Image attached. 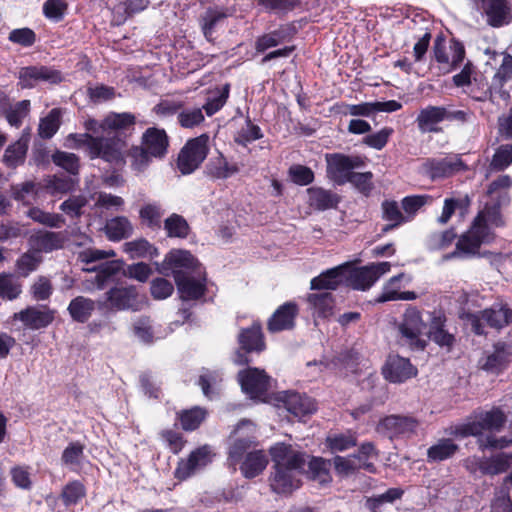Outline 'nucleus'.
Masks as SVG:
<instances>
[{"mask_svg":"<svg viewBox=\"0 0 512 512\" xmlns=\"http://www.w3.org/2000/svg\"><path fill=\"white\" fill-rule=\"evenodd\" d=\"M511 186L512 178L509 175H501L490 183L487 195L490 197L491 203L485 204L484 209L473 220L469 230L459 237L455 250L443 256L444 261L476 256L479 254L482 244H489L494 240L495 234L492 228L504 225L500 207L509 202L507 190Z\"/></svg>","mask_w":512,"mask_h":512,"instance_id":"nucleus-1","label":"nucleus"},{"mask_svg":"<svg viewBox=\"0 0 512 512\" xmlns=\"http://www.w3.org/2000/svg\"><path fill=\"white\" fill-rule=\"evenodd\" d=\"M135 117L130 113H111L101 122V129L107 136H92L88 133L71 134L68 141L72 147H85L90 158H101L107 162L121 164L124 159L125 142L118 136V131L134 125Z\"/></svg>","mask_w":512,"mask_h":512,"instance_id":"nucleus-2","label":"nucleus"},{"mask_svg":"<svg viewBox=\"0 0 512 512\" xmlns=\"http://www.w3.org/2000/svg\"><path fill=\"white\" fill-rule=\"evenodd\" d=\"M274 472L270 476V487L277 494H290L300 487L299 475L309 458L291 445L277 443L270 448Z\"/></svg>","mask_w":512,"mask_h":512,"instance_id":"nucleus-3","label":"nucleus"},{"mask_svg":"<svg viewBox=\"0 0 512 512\" xmlns=\"http://www.w3.org/2000/svg\"><path fill=\"white\" fill-rule=\"evenodd\" d=\"M425 329L426 323L421 312L415 307H408L397 323L399 345L412 351H423L428 344Z\"/></svg>","mask_w":512,"mask_h":512,"instance_id":"nucleus-4","label":"nucleus"},{"mask_svg":"<svg viewBox=\"0 0 512 512\" xmlns=\"http://www.w3.org/2000/svg\"><path fill=\"white\" fill-rule=\"evenodd\" d=\"M506 422L505 413L498 407L475 413L467 422L457 425L453 434L460 437L480 436L483 431H498Z\"/></svg>","mask_w":512,"mask_h":512,"instance_id":"nucleus-5","label":"nucleus"},{"mask_svg":"<svg viewBox=\"0 0 512 512\" xmlns=\"http://www.w3.org/2000/svg\"><path fill=\"white\" fill-rule=\"evenodd\" d=\"M433 58L438 63L439 70L443 74H448L463 62L465 58L464 45L454 38L447 44L443 37L438 36L433 45Z\"/></svg>","mask_w":512,"mask_h":512,"instance_id":"nucleus-6","label":"nucleus"},{"mask_svg":"<svg viewBox=\"0 0 512 512\" xmlns=\"http://www.w3.org/2000/svg\"><path fill=\"white\" fill-rule=\"evenodd\" d=\"M147 297L133 285L115 286L106 293V306L109 309L140 311L147 305Z\"/></svg>","mask_w":512,"mask_h":512,"instance_id":"nucleus-7","label":"nucleus"},{"mask_svg":"<svg viewBox=\"0 0 512 512\" xmlns=\"http://www.w3.org/2000/svg\"><path fill=\"white\" fill-rule=\"evenodd\" d=\"M256 426L249 420H242L238 423L231 436V443L228 452L230 465L235 466L246 457L248 451L255 443Z\"/></svg>","mask_w":512,"mask_h":512,"instance_id":"nucleus-8","label":"nucleus"},{"mask_svg":"<svg viewBox=\"0 0 512 512\" xmlns=\"http://www.w3.org/2000/svg\"><path fill=\"white\" fill-rule=\"evenodd\" d=\"M209 137L202 134L189 140L178 156V168L182 174H190L204 161L208 153Z\"/></svg>","mask_w":512,"mask_h":512,"instance_id":"nucleus-9","label":"nucleus"},{"mask_svg":"<svg viewBox=\"0 0 512 512\" xmlns=\"http://www.w3.org/2000/svg\"><path fill=\"white\" fill-rule=\"evenodd\" d=\"M346 266V283L357 290L369 289L382 275L391 269L389 262L372 263L370 265L351 268Z\"/></svg>","mask_w":512,"mask_h":512,"instance_id":"nucleus-10","label":"nucleus"},{"mask_svg":"<svg viewBox=\"0 0 512 512\" xmlns=\"http://www.w3.org/2000/svg\"><path fill=\"white\" fill-rule=\"evenodd\" d=\"M467 167L458 155L443 158H428L421 164L420 172L432 181L444 179L466 170Z\"/></svg>","mask_w":512,"mask_h":512,"instance_id":"nucleus-11","label":"nucleus"},{"mask_svg":"<svg viewBox=\"0 0 512 512\" xmlns=\"http://www.w3.org/2000/svg\"><path fill=\"white\" fill-rule=\"evenodd\" d=\"M327 174L337 184L347 183L354 169L362 168L365 161L360 156H348L340 153L327 154Z\"/></svg>","mask_w":512,"mask_h":512,"instance_id":"nucleus-12","label":"nucleus"},{"mask_svg":"<svg viewBox=\"0 0 512 512\" xmlns=\"http://www.w3.org/2000/svg\"><path fill=\"white\" fill-rule=\"evenodd\" d=\"M238 380L244 393L252 399H262L270 388L271 378L259 368H247L238 373Z\"/></svg>","mask_w":512,"mask_h":512,"instance_id":"nucleus-13","label":"nucleus"},{"mask_svg":"<svg viewBox=\"0 0 512 512\" xmlns=\"http://www.w3.org/2000/svg\"><path fill=\"white\" fill-rule=\"evenodd\" d=\"M278 407L285 408L297 418L311 415L316 411V404L310 397L294 391H281L276 394Z\"/></svg>","mask_w":512,"mask_h":512,"instance_id":"nucleus-14","label":"nucleus"},{"mask_svg":"<svg viewBox=\"0 0 512 512\" xmlns=\"http://www.w3.org/2000/svg\"><path fill=\"white\" fill-rule=\"evenodd\" d=\"M198 262L194 256L186 250H172L166 256L157 270L161 274L169 275L171 272L176 279V274L186 275L190 270H194Z\"/></svg>","mask_w":512,"mask_h":512,"instance_id":"nucleus-15","label":"nucleus"},{"mask_svg":"<svg viewBox=\"0 0 512 512\" xmlns=\"http://www.w3.org/2000/svg\"><path fill=\"white\" fill-rule=\"evenodd\" d=\"M473 331L483 334L481 321H485L490 327L500 329L512 321V311L505 305L495 304L489 309L483 310L480 315H471Z\"/></svg>","mask_w":512,"mask_h":512,"instance_id":"nucleus-16","label":"nucleus"},{"mask_svg":"<svg viewBox=\"0 0 512 512\" xmlns=\"http://www.w3.org/2000/svg\"><path fill=\"white\" fill-rule=\"evenodd\" d=\"M62 80L60 71L47 66H28L19 71V85L22 88H32L40 81L58 84Z\"/></svg>","mask_w":512,"mask_h":512,"instance_id":"nucleus-17","label":"nucleus"},{"mask_svg":"<svg viewBox=\"0 0 512 512\" xmlns=\"http://www.w3.org/2000/svg\"><path fill=\"white\" fill-rule=\"evenodd\" d=\"M418 422L412 417L390 415L378 425V431L390 439L394 437H409L416 432Z\"/></svg>","mask_w":512,"mask_h":512,"instance_id":"nucleus-18","label":"nucleus"},{"mask_svg":"<svg viewBox=\"0 0 512 512\" xmlns=\"http://www.w3.org/2000/svg\"><path fill=\"white\" fill-rule=\"evenodd\" d=\"M14 319L20 320L29 329L38 330L47 327L54 320V311L46 306H29L15 313Z\"/></svg>","mask_w":512,"mask_h":512,"instance_id":"nucleus-19","label":"nucleus"},{"mask_svg":"<svg viewBox=\"0 0 512 512\" xmlns=\"http://www.w3.org/2000/svg\"><path fill=\"white\" fill-rule=\"evenodd\" d=\"M299 309L296 303L286 302L279 306L269 318L267 328L270 332L276 333L293 329Z\"/></svg>","mask_w":512,"mask_h":512,"instance_id":"nucleus-20","label":"nucleus"},{"mask_svg":"<svg viewBox=\"0 0 512 512\" xmlns=\"http://www.w3.org/2000/svg\"><path fill=\"white\" fill-rule=\"evenodd\" d=\"M384 377L390 382L401 383L417 374V369L406 358L389 356L383 368Z\"/></svg>","mask_w":512,"mask_h":512,"instance_id":"nucleus-21","label":"nucleus"},{"mask_svg":"<svg viewBox=\"0 0 512 512\" xmlns=\"http://www.w3.org/2000/svg\"><path fill=\"white\" fill-rule=\"evenodd\" d=\"M211 462V453L208 447L204 446L193 451L188 459L181 460L175 470V476L184 480L193 475L199 469Z\"/></svg>","mask_w":512,"mask_h":512,"instance_id":"nucleus-22","label":"nucleus"},{"mask_svg":"<svg viewBox=\"0 0 512 512\" xmlns=\"http://www.w3.org/2000/svg\"><path fill=\"white\" fill-rule=\"evenodd\" d=\"M402 108V104L396 100L385 102H364L360 104H348L345 106V115L369 117L377 112H395Z\"/></svg>","mask_w":512,"mask_h":512,"instance_id":"nucleus-23","label":"nucleus"},{"mask_svg":"<svg viewBox=\"0 0 512 512\" xmlns=\"http://www.w3.org/2000/svg\"><path fill=\"white\" fill-rule=\"evenodd\" d=\"M29 244L39 254L49 253L63 247L64 236L61 232L40 231L30 236Z\"/></svg>","mask_w":512,"mask_h":512,"instance_id":"nucleus-24","label":"nucleus"},{"mask_svg":"<svg viewBox=\"0 0 512 512\" xmlns=\"http://www.w3.org/2000/svg\"><path fill=\"white\" fill-rule=\"evenodd\" d=\"M346 266L340 265L321 273L311 280L312 290H335L339 285L346 283Z\"/></svg>","mask_w":512,"mask_h":512,"instance_id":"nucleus-25","label":"nucleus"},{"mask_svg":"<svg viewBox=\"0 0 512 512\" xmlns=\"http://www.w3.org/2000/svg\"><path fill=\"white\" fill-rule=\"evenodd\" d=\"M142 147L154 158L163 157L168 148V137L163 129L149 128L143 134Z\"/></svg>","mask_w":512,"mask_h":512,"instance_id":"nucleus-26","label":"nucleus"},{"mask_svg":"<svg viewBox=\"0 0 512 512\" xmlns=\"http://www.w3.org/2000/svg\"><path fill=\"white\" fill-rule=\"evenodd\" d=\"M182 300H197L205 293V279H197L190 275H178L175 279Z\"/></svg>","mask_w":512,"mask_h":512,"instance_id":"nucleus-27","label":"nucleus"},{"mask_svg":"<svg viewBox=\"0 0 512 512\" xmlns=\"http://www.w3.org/2000/svg\"><path fill=\"white\" fill-rule=\"evenodd\" d=\"M446 107L428 106L420 110L416 122L419 130L425 132H436L437 125L445 120Z\"/></svg>","mask_w":512,"mask_h":512,"instance_id":"nucleus-28","label":"nucleus"},{"mask_svg":"<svg viewBox=\"0 0 512 512\" xmlns=\"http://www.w3.org/2000/svg\"><path fill=\"white\" fill-rule=\"evenodd\" d=\"M445 317L441 315L434 316L430 322L428 338L439 347L450 351L454 345L455 337L445 328Z\"/></svg>","mask_w":512,"mask_h":512,"instance_id":"nucleus-29","label":"nucleus"},{"mask_svg":"<svg viewBox=\"0 0 512 512\" xmlns=\"http://www.w3.org/2000/svg\"><path fill=\"white\" fill-rule=\"evenodd\" d=\"M512 76V57L505 56L503 62L497 72L495 73L492 83L489 84L491 88V101L494 100V95L498 94L502 99L506 100L509 96L508 92L503 90L504 84L511 79Z\"/></svg>","mask_w":512,"mask_h":512,"instance_id":"nucleus-30","label":"nucleus"},{"mask_svg":"<svg viewBox=\"0 0 512 512\" xmlns=\"http://www.w3.org/2000/svg\"><path fill=\"white\" fill-rule=\"evenodd\" d=\"M241 348L247 352H261L265 349L261 325L254 323L251 327L243 329L238 336Z\"/></svg>","mask_w":512,"mask_h":512,"instance_id":"nucleus-31","label":"nucleus"},{"mask_svg":"<svg viewBox=\"0 0 512 512\" xmlns=\"http://www.w3.org/2000/svg\"><path fill=\"white\" fill-rule=\"evenodd\" d=\"M267 464L268 458L264 451L253 450L247 453L246 457L242 461L240 470L244 477L254 478L263 472Z\"/></svg>","mask_w":512,"mask_h":512,"instance_id":"nucleus-32","label":"nucleus"},{"mask_svg":"<svg viewBox=\"0 0 512 512\" xmlns=\"http://www.w3.org/2000/svg\"><path fill=\"white\" fill-rule=\"evenodd\" d=\"M481 9L487 15L490 25L499 27L506 23L508 15L506 0H482Z\"/></svg>","mask_w":512,"mask_h":512,"instance_id":"nucleus-33","label":"nucleus"},{"mask_svg":"<svg viewBox=\"0 0 512 512\" xmlns=\"http://www.w3.org/2000/svg\"><path fill=\"white\" fill-rule=\"evenodd\" d=\"M309 310L313 317L327 318L333 313V298L330 293H313L307 297Z\"/></svg>","mask_w":512,"mask_h":512,"instance_id":"nucleus-34","label":"nucleus"},{"mask_svg":"<svg viewBox=\"0 0 512 512\" xmlns=\"http://www.w3.org/2000/svg\"><path fill=\"white\" fill-rule=\"evenodd\" d=\"M107 238L111 241H120L133 234V225L125 216L109 219L104 227Z\"/></svg>","mask_w":512,"mask_h":512,"instance_id":"nucleus-35","label":"nucleus"},{"mask_svg":"<svg viewBox=\"0 0 512 512\" xmlns=\"http://www.w3.org/2000/svg\"><path fill=\"white\" fill-rule=\"evenodd\" d=\"M307 194L309 205L320 211L334 208L338 203L336 194L320 187L309 188Z\"/></svg>","mask_w":512,"mask_h":512,"instance_id":"nucleus-36","label":"nucleus"},{"mask_svg":"<svg viewBox=\"0 0 512 512\" xmlns=\"http://www.w3.org/2000/svg\"><path fill=\"white\" fill-rule=\"evenodd\" d=\"M476 464L483 474H499L512 465V454L498 453L491 458L477 460Z\"/></svg>","mask_w":512,"mask_h":512,"instance_id":"nucleus-37","label":"nucleus"},{"mask_svg":"<svg viewBox=\"0 0 512 512\" xmlns=\"http://www.w3.org/2000/svg\"><path fill=\"white\" fill-rule=\"evenodd\" d=\"M511 358L512 351L510 347L503 343H498L495 345L494 352L487 356L482 367L487 371L498 373L511 361Z\"/></svg>","mask_w":512,"mask_h":512,"instance_id":"nucleus-38","label":"nucleus"},{"mask_svg":"<svg viewBox=\"0 0 512 512\" xmlns=\"http://www.w3.org/2000/svg\"><path fill=\"white\" fill-rule=\"evenodd\" d=\"M206 168L208 174L217 179H227L239 172L237 164L230 163L222 154L211 158Z\"/></svg>","mask_w":512,"mask_h":512,"instance_id":"nucleus-39","label":"nucleus"},{"mask_svg":"<svg viewBox=\"0 0 512 512\" xmlns=\"http://www.w3.org/2000/svg\"><path fill=\"white\" fill-rule=\"evenodd\" d=\"M95 310V302L87 297L78 296L71 300L68 312L73 320L85 323Z\"/></svg>","mask_w":512,"mask_h":512,"instance_id":"nucleus-40","label":"nucleus"},{"mask_svg":"<svg viewBox=\"0 0 512 512\" xmlns=\"http://www.w3.org/2000/svg\"><path fill=\"white\" fill-rule=\"evenodd\" d=\"M123 251L131 259L149 258L158 256V249L150 244L146 239L139 238L123 244Z\"/></svg>","mask_w":512,"mask_h":512,"instance_id":"nucleus-41","label":"nucleus"},{"mask_svg":"<svg viewBox=\"0 0 512 512\" xmlns=\"http://www.w3.org/2000/svg\"><path fill=\"white\" fill-rule=\"evenodd\" d=\"M331 463L329 460H325L321 457H311L308 461V476L321 485H325L331 482L332 477L330 475Z\"/></svg>","mask_w":512,"mask_h":512,"instance_id":"nucleus-42","label":"nucleus"},{"mask_svg":"<svg viewBox=\"0 0 512 512\" xmlns=\"http://www.w3.org/2000/svg\"><path fill=\"white\" fill-rule=\"evenodd\" d=\"M333 464L336 472L340 475H349L357 469H365L369 472H374L375 467L372 462L357 463L352 455L348 457L336 456L333 459Z\"/></svg>","mask_w":512,"mask_h":512,"instance_id":"nucleus-43","label":"nucleus"},{"mask_svg":"<svg viewBox=\"0 0 512 512\" xmlns=\"http://www.w3.org/2000/svg\"><path fill=\"white\" fill-rule=\"evenodd\" d=\"M512 163V145L506 144L498 147L492 157L485 177L488 178L491 172L505 170Z\"/></svg>","mask_w":512,"mask_h":512,"instance_id":"nucleus-44","label":"nucleus"},{"mask_svg":"<svg viewBox=\"0 0 512 512\" xmlns=\"http://www.w3.org/2000/svg\"><path fill=\"white\" fill-rule=\"evenodd\" d=\"M458 450V445L451 439H441L427 451L429 461L440 462L452 457Z\"/></svg>","mask_w":512,"mask_h":512,"instance_id":"nucleus-45","label":"nucleus"},{"mask_svg":"<svg viewBox=\"0 0 512 512\" xmlns=\"http://www.w3.org/2000/svg\"><path fill=\"white\" fill-rule=\"evenodd\" d=\"M464 92L476 101H486L491 99V88L489 87V83L480 73L473 76V81L466 89H464Z\"/></svg>","mask_w":512,"mask_h":512,"instance_id":"nucleus-46","label":"nucleus"},{"mask_svg":"<svg viewBox=\"0 0 512 512\" xmlns=\"http://www.w3.org/2000/svg\"><path fill=\"white\" fill-rule=\"evenodd\" d=\"M28 148V137L23 136L14 144L10 145L4 154L3 160L9 167H15L22 163Z\"/></svg>","mask_w":512,"mask_h":512,"instance_id":"nucleus-47","label":"nucleus"},{"mask_svg":"<svg viewBox=\"0 0 512 512\" xmlns=\"http://www.w3.org/2000/svg\"><path fill=\"white\" fill-rule=\"evenodd\" d=\"M382 212L383 219L390 223L383 228L384 232H387L390 229L397 227L409 220V218H406L402 214L398 204L395 201H384L382 203Z\"/></svg>","mask_w":512,"mask_h":512,"instance_id":"nucleus-48","label":"nucleus"},{"mask_svg":"<svg viewBox=\"0 0 512 512\" xmlns=\"http://www.w3.org/2000/svg\"><path fill=\"white\" fill-rule=\"evenodd\" d=\"M22 292V285L12 274L0 273V298L14 300Z\"/></svg>","mask_w":512,"mask_h":512,"instance_id":"nucleus-49","label":"nucleus"},{"mask_svg":"<svg viewBox=\"0 0 512 512\" xmlns=\"http://www.w3.org/2000/svg\"><path fill=\"white\" fill-rule=\"evenodd\" d=\"M60 111L52 109L48 115L40 120L38 133L43 139L51 138L60 127Z\"/></svg>","mask_w":512,"mask_h":512,"instance_id":"nucleus-50","label":"nucleus"},{"mask_svg":"<svg viewBox=\"0 0 512 512\" xmlns=\"http://www.w3.org/2000/svg\"><path fill=\"white\" fill-rule=\"evenodd\" d=\"M133 335L142 343L151 344L155 339V331L148 317H140L132 324Z\"/></svg>","mask_w":512,"mask_h":512,"instance_id":"nucleus-51","label":"nucleus"},{"mask_svg":"<svg viewBox=\"0 0 512 512\" xmlns=\"http://www.w3.org/2000/svg\"><path fill=\"white\" fill-rule=\"evenodd\" d=\"M468 196L449 197L444 200L441 215L437 218V222L441 225L446 224L457 209L467 207L469 205Z\"/></svg>","mask_w":512,"mask_h":512,"instance_id":"nucleus-52","label":"nucleus"},{"mask_svg":"<svg viewBox=\"0 0 512 512\" xmlns=\"http://www.w3.org/2000/svg\"><path fill=\"white\" fill-rule=\"evenodd\" d=\"M42 257L35 250H30L22 254L16 261V267L23 277H27L30 273L35 271L40 263Z\"/></svg>","mask_w":512,"mask_h":512,"instance_id":"nucleus-53","label":"nucleus"},{"mask_svg":"<svg viewBox=\"0 0 512 512\" xmlns=\"http://www.w3.org/2000/svg\"><path fill=\"white\" fill-rule=\"evenodd\" d=\"M405 277L404 273H400L396 276H393L387 281L382 289L381 294L378 296L376 301L378 303H384L388 301H395L398 300L400 296V281Z\"/></svg>","mask_w":512,"mask_h":512,"instance_id":"nucleus-54","label":"nucleus"},{"mask_svg":"<svg viewBox=\"0 0 512 512\" xmlns=\"http://www.w3.org/2000/svg\"><path fill=\"white\" fill-rule=\"evenodd\" d=\"M30 111V101L22 100L15 105L10 106L5 111V117L11 126L19 127L24 118H26Z\"/></svg>","mask_w":512,"mask_h":512,"instance_id":"nucleus-55","label":"nucleus"},{"mask_svg":"<svg viewBox=\"0 0 512 512\" xmlns=\"http://www.w3.org/2000/svg\"><path fill=\"white\" fill-rule=\"evenodd\" d=\"M326 443L332 452H342L356 446L357 440L352 433H340L329 435Z\"/></svg>","mask_w":512,"mask_h":512,"instance_id":"nucleus-56","label":"nucleus"},{"mask_svg":"<svg viewBox=\"0 0 512 512\" xmlns=\"http://www.w3.org/2000/svg\"><path fill=\"white\" fill-rule=\"evenodd\" d=\"M164 228L169 237L185 238L189 232L188 223L178 214L168 217L164 222Z\"/></svg>","mask_w":512,"mask_h":512,"instance_id":"nucleus-57","label":"nucleus"},{"mask_svg":"<svg viewBox=\"0 0 512 512\" xmlns=\"http://www.w3.org/2000/svg\"><path fill=\"white\" fill-rule=\"evenodd\" d=\"M262 131L258 125L253 124L249 119L245 125L237 132L234 140L237 144L247 146L249 143L261 139Z\"/></svg>","mask_w":512,"mask_h":512,"instance_id":"nucleus-58","label":"nucleus"},{"mask_svg":"<svg viewBox=\"0 0 512 512\" xmlns=\"http://www.w3.org/2000/svg\"><path fill=\"white\" fill-rule=\"evenodd\" d=\"M86 494L84 485L79 481H72L64 486L61 498L66 506L77 504Z\"/></svg>","mask_w":512,"mask_h":512,"instance_id":"nucleus-59","label":"nucleus"},{"mask_svg":"<svg viewBox=\"0 0 512 512\" xmlns=\"http://www.w3.org/2000/svg\"><path fill=\"white\" fill-rule=\"evenodd\" d=\"M53 293V285L49 278L39 276L30 287V294L36 301H45Z\"/></svg>","mask_w":512,"mask_h":512,"instance_id":"nucleus-60","label":"nucleus"},{"mask_svg":"<svg viewBox=\"0 0 512 512\" xmlns=\"http://www.w3.org/2000/svg\"><path fill=\"white\" fill-rule=\"evenodd\" d=\"M287 38L284 29H278L268 34L260 36L255 44L257 52H264L269 48L275 47Z\"/></svg>","mask_w":512,"mask_h":512,"instance_id":"nucleus-61","label":"nucleus"},{"mask_svg":"<svg viewBox=\"0 0 512 512\" xmlns=\"http://www.w3.org/2000/svg\"><path fill=\"white\" fill-rule=\"evenodd\" d=\"M206 416L205 410L194 407L190 410L183 411L180 416V422L184 430H194L204 420Z\"/></svg>","mask_w":512,"mask_h":512,"instance_id":"nucleus-62","label":"nucleus"},{"mask_svg":"<svg viewBox=\"0 0 512 512\" xmlns=\"http://www.w3.org/2000/svg\"><path fill=\"white\" fill-rule=\"evenodd\" d=\"M164 210L158 204H147L140 210V218L151 228H159Z\"/></svg>","mask_w":512,"mask_h":512,"instance_id":"nucleus-63","label":"nucleus"},{"mask_svg":"<svg viewBox=\"0 0 512 512\" xmlns=\"http://www.w3.org/2000/svg\"><path fill=\"white\" fill-rule=\"evenodd\" d=\"M52 160L57 166L62 167L70 174H78L79 159L75 154L64 151H57L53 154Z\"/></svg>","mask_w":512,"mask_h":512,"instance_id":"nucleus-64","label":"nucleus"}]
</instances>
